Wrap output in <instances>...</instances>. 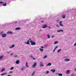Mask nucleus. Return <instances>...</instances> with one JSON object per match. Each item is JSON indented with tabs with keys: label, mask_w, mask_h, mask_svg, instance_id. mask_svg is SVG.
Masks as SVG:
<instances>
[{
	"label": "nucleus",
	"mask_w": 76,
	"mask_h": 76,
	"mask_svg": "<svg viewBox=\"0 0 76 76\" xmlns=\"http://www.w3.org/2000/svg\"><path fill=\"white\" fill-rule=\"evenodd\" d=\"M57 21V22H58V21Z\"/></svg>",
	"instance_id": "obj_55"
},
{
	"label": "nucleus",
	"mask_w": 76,
	"mask_h": 76,
	"mask_svg": "<svg viewBox=\"0 0 76 76\" xmlns=\"http://www.w3.org/2000/svg\"><path fill=\"white\" fill-rule=\"evenodd\" d=\"M51 65V64L50 63H49L48 64L46 65V66H50Z\"/></svg>",
	"instance_id": "obj_17"
},
{
	"label": "nucleus",
	"mask_w": 76,
	"mask_h": 76,
	"mask_svg": "<svg viewBox=\"0 0 76 76\" xmlns=\"http://www.w3.org/2000/svg\"><path fill=\"white\" fill-rule=\"evenodd\" d=\"M41 22V23H44V22L43 21H42Z\"/></svg>",
	"instance_id": "obj_50"
},
{
	"label": "nucleus",
	"mask_w": 76,
	"mask_h": 76,
	"mask_svg": "<svg viewBox=\"0 0 76 76\" xmlns=\"http://www.w3.org/2000/svg\"><path fill=\"white\" fill-rule=\"evenodd\" d=\"M54 36H52V38H54Z\"/></svg>",
	"instance_id": "obj_48"
},
{
	"label": "nucleus",
	"mask_w": 76,
	"mask_h": 76,
	"mask_svg": "<svg viewBox=\"0 0 76 76\" xmlns=\"http://www.w3.org/2000/svg\"><path fill=\"white\" fill-rule=\"evenodd\" d=\"M63 75V74H59L58 75V76H62Z\"/></svg>",
	"instance_id": "obj_26"
},
{
	"label": "nucleus",
	"mask_w": 76,
	"mask_h": 76,
	"mask_svg": "<svg viewBox=\"0 0 76 76\" xmlns=\"http://www.w3.org/2000/svg\"><path fill=\"white\" fill-rule=\"evenodd\" d=\"M41 48H44V47L42 46H41Z\"/></svg>",
	"instance_id": "obj_46"
},
{
	"label": "nucleus",
	"mask_w": 76,
	"mask_h": 76,
	"mask_svg": "<svg viewBox=\"0 0 76 76\" xmlns=\"http://www.w3.org/2000/svg\"><path fill=\"white\" fill-rule=\"evenodd\" d=\"M65 61H69L70 59L68 58H66L64 60Z\"/></svg>",
	"instance_id": "obj_7"
},
{
	"label": "nucleus",
	"mask_w": 76,
	"mask_h": 76,
	"mask_svg": "<svg viewBox=\"0 0 76 76\" xmlns=\"http://www.w3.org/2000/svg\"><path fill=\"white\" fill-rule=\"evenodd\" d=\"M39 66H41V67H43V66H44V64H40Z\"/></svg>",
	"instance_id": "obj_24"
},
{
	"label": "nucleus",
	"mask_w": 76,
	"mask_h": 76,
	"mask_svg": "<svg viewBox=\"0 0 76 76\" xmlns=\"http://www.w3.org/2000/svg\"><path fill=\"white\" fill-rule=\"evenodd\" d=\"M57 27L58 28H59V26L58 25V24H56V25Z\"/></svg>",
	"instance_id": "obj_32"
},
{
	"label": "nucleus",
	"mask_w": 76,
	"mask_h": 76,
	"mask_svg": "<svg viewBox=\"0 0 76 76\" xmlns=\"http://www.w3.org/2000/svg\"><path fill=\"white\" fill-rule=\"evenodd\" d=\"M7 34H10L11 35H12V34H13V33H12V31H8L7 32Z\"/></svg>",
	"instance_id": "obj_4"
},
{
	"label": "nucleus",
	"mask_w": 76,
	"mask_h": 76,
	"mask_svg": "<svg viewBox=\"0 0 76 76\" xmlns=\"http://www.w3.org/2000/svg\"><path fill=\"white\" fill-rule=\"evenodd\" d=\"M59 25H60V26H64V25H63L62 24V23H61V24H59Z\"/></svg>",
	"instance_id": "obj_27"
},
{
	"label": "nucleus",
	"mask_w": 76,
	"mask_h": 76,
	"mask_svg": "<svg viewBox=\"0 0 76 76\" xmlns=\"http://www.w3.org/2000/svg\"><path fill=\"white\" fill-rule=\"evenodd\" d=\"M63 31H64L63 30H58L57 31V32H63Z\"/></svg>",
	"instance_id": "obj_13"
},
{
	"label": "nucleus",
	"mask_w": 76,
	"mask_h": 76,
	"mask_svg": "<svg viewBox=\"0 0 76 76\" xmlns=\"http://www.w3.org/2000/svg\"><path fill=\"white\" fill-rule=\"evenodd\" d=\"M30 58H33V56H30Z\"/></svg>",
	"instance_id": "obj_39"
},
{
	"label": "nucleus",
	"mask_w": 76,
	"mask_h": 76,
	"mask_svg": "<svg viewBox=\"0 0 76 76\" xmlns=\"http://www.w3.org/2000/svg\"><path fill=\"white\" fill-rule=\"evenodd\" d=\"M51 72H52L53 73H54V72H55V70L54 69H51Z\"/></svg>",
	"instance_id": "obj_20"
},
{
	"label": "nucleus",
	"mask_w": 76,
	"mask_h": 76,
	"mask_svg": "<svg viewBox=\"0 0 76 76\" xmlns=\"http://www.w3.org/2000/svg\"><path fill=\"white\" fill-rule=\"evenodd\" d=\"M47 27H48L47 25L45 24L42 26V28L43 29H45V28H47Z\"/></svg>",
	"instance_id": "obj_2"
},
{
	"label": "nucleus",
	"mask_w": 76,
	"mask_h": 76,
	"mask_svg": "<svg viewBox=\"0 0 76 76\" xmlns=\"http://www.w3.org/2000/svg\"><path fill=\"white\" fill-rule=\"evenodd\" d=\"M9 73H13V71H10Z\"/></svg>",
	"instance_id": "obj_35"
},
{
	"label": "nucleus",
	"mask_w": 76,
	"mask_h": 76,
	"mask_svg": "<svg viewBox=\"0 0 76 76\" xmlns=\"http://www.w3.org/2000/svg\"><path fill=\"white\" fill-rule=\"evenodd\" d=\"M47 57V56L46 55L44 56V57H43V58H46Z\"/></svg>",
	"instance_id": "obj_34"
},
{
	"label": "nucleus",
	"mask_w": 76,
	"mask_h": 76,
	"mask_svg": "<svg viewBox=\"0 0 76 76\" xmlns=\"http://www.w3.org/2000/svg\"><path fill=\"white\" fill-rule=\"evenodd\" d=\"M39 50L41 51V52H42L44 51V49H41V48L39 49Z\"/></svg>",
	"instance_id": "obj_21"
},
{
	"label": "nucleus",
	"mask_w": 76,
	"mask_h": 76,
	"mask_svg": "<svg viewBox=\"0 0 76 76\" xmlns=\"http://www.w3.org/2000/svg\"><path fill=\"white\" fill-rule=\"evenodd\" d=\"M42 63H42L41 62H40V64H42Z\"/></svg>",
	"instance_id": "obj_53"
},
{
	"label": "nucleus",
	"mask_w": 76,
	"mask_h": 76,
	"mask_svg": "<svg viewBox=\"0 0 76 76\" xmlns=\"http://www.w3.org/2000/svg\"><path fill=\"white\" fill-rule=\"evenodd\" d=\"M5 70V69L4 68H2V70H1V72H4Z\"/></svg>",
	"instance_id": "obj_18"
},
{
	"label": "nucleus",
	"mask_w": 76,
	"mask_h": 76,
	"mask_svg": "<svg viewBox=\"0 0 76 76\" xmlns=\"http://www.w3.org/2000/svg\"><path fill=\"white\" fill-rule=\"evenodd\" d=\"M26 67H29V66L28 65V62H26Z\"/></svg>",
	"instance_id": "obj_15"
},
{
	"label": "nucleus",
	"mask_w": 76,
	"mask_h": 76,
	"mask_svg": "<svg viewBox=\"0 0 76 76\" xmlns=\"http://www.w3.org/2000/svg\"><path fill=\"white\" fill-rule=\"evenodd\" d=\"M35 74V71H34L32 74L31 75L32 76H34V75Z\"/></svg>",
	"instance_id": "obj_30"
},
{
	"label": "nucleus",
	"mask_w": 76,
	"mask_h": 76,
	"mask_svg": "<svg viewBox=\"0 0 76 76\" xmlns=\"http://www.w3.org/2000/svg\"><path fill=\"white\" fill-rule=\"evenodd\" d=\"M61 51V49H59L58 50L57 53H59V52Z\"/></svg>",
	"instance_id": "obj_29"
},
{
	"label": "nucleus",
	"mask_w": 76,
	"mask_h": 76,
	"mask_svg": "<svg viewBox=\"0 0 76 76\" xmlns=\"http://www.w3.org/2000/svg\"><path fill=\"white\" fill-rule=\"evenodd\" d=\"M39 31L40 32H41V29L39 30Z\"/></svg>",
	"instance_id": "obj_51"
},
{
	"label": "nucleus",
	"mask_w": 76,
	"mask_h": 76,
	"mask_svg": "<svg viewBox=\"0 0 76 76\" xmlns=\"http://www.w3.org/2000/svg\"><path fill=\"white\" fill-rule=\"evenodd\" d=\"M75 71H76V68H75Z\"/></svg>",
	"instance_id": "obj_54"
},
{
	"label": "nucleus",
	"mask_w": 76,
	"mask_h": 76,
	"mask_svg": "<svg viewBox=\"0 0 76 76\" xmlns=\"http://www.w3.org/2000/svg\"><path fill=\"white\" fill-rule=\"evenodd\" d=\"M21 28L20 27H17L15 28V30H20Z\"/></svg>",
	"instance_id": "obj_12"
},
{
	"label": "nucleus",
	"mask_w": 76,
	"mask_h": 76,
	"mask_svg": "<svg viewBox=\"0 0 76 76\" xmlns=\"http://www.w3.org/2000/svg\"><path fill=\"white\" fill-rule=\"evenodd\" d=\"M62 17L63 19H65V18H66V15H62Z\"/></svg>",
	"instance_id": "obj_9"
},
{
	"label": "nucleus",
	"mask_w": 76,
	"mask_h": 76,
	"mask_svg": "<svg viewBox=\"0 0 76 76\" xmlns=\"http://www.w3.org/2000/svg\"><path fill=\"white\" fill-rule=\"evenodd\" d=\"M3 58V55L0 56V60H2Z\"/></svg>",
	"instance_id": "obj_8"
},
{
	"label": "nucleus",
	"mask_w": 76,
	"mask_h": 76,
	"mask_svg": "<svg viewBox=\"0 0 76 76\" xmlns=\"http://www.w3.org/2000/svg\"><path fill=\"white\" fill-rule=\"evenodd\" d=\"M74 76V75L73 74H72L71 75V76Z\"/></svg>",
	"instance_id": "obj_52"
},
{
	"label": "nucleus",
	"mask_w": 76,
	"mask_h": 76,
	"mask_svg": "<svg viewBox=\"0 0 76 76\" xmlns=\"http://www.w3.org/2000/svg\"><path fill=\"white\" fill-rule=\"evenodd\" d=\"M16 64H19V61L17 60V61L15 62Z\"/></svg>",
	"instance_id": "obj_19"
},
{
	"label": "nucleus",
	"mask_w": 76,
	"mask_h": 76,
	"mask_svg": "<svg viewBox=\"0 0 76 76\" xmlns=\"http://www.w3.org/2000/svg\"><path fill=\"white\" fill-rule=\"evenodd\" d=\"M74 46H76V42L74 44Z\"/></svg>",
	"instance_id": "obj_40"
},
{
	"label": "nucleus",
	"mask_w": 76,
	"mask_h": 76,
	"mask_svg": "<svg viewBox=\"0 0 76 76\" xmlns=\"http://www.w3.org/2000/svg\"><path fill=\"white\" fill-rule=\"evenodd\" d=\"M30 42L31 43V45H36V43L35 42H34L32 41H30Z\"/></svg>",
	"instance_id": "obj_1"
},
{
	"label": "nucleus",
	"mask_w": 76,
	"mask_h": 76,
	"mask_svg": "<svg viewBox=\"0 0 76 76\" xmlns=\"http://www.w3.org/2000/svg\"><path fill=\"white\" fill-rule=\"evenodd\" d=\"M7 75V73H3L2 74H1V76H3L4 75Z\"/></svg>",
	"instance_id": "obj_14"
},
{
	"label": "nucleus",
	"mask_w": 76,
	"mask_h": 76,
	"mask_svg": "<svg viewBox=\"0 0 76 76\" xmlns=\"http://www.w3.org/2000/svg\"><path fill=\"white\" fill-rule=\"evenodd\" d=\"M30 41H29V40H28L27 42H25V44H28V45H30V43H29V42H30Z\"/></svg>",
	"instance_id": "obj_6"
},
{
	"label": "nucleus",
	"mask_w": 76,
	"mask_h": 76,
	"mask_svg": "<svg viewBox=\"0 0 76 76\" xmlns=\"http://www.w3.org/2000/svg\"><path fill=\"white\" fill-rule=\"evenodd\" d=\"M14 69V67H12L10 68V70H13V69Z\"/></svg>",
	"instance_id": "obj_28"
},
{
	"label": "nucleus",
	"mask_w": 76,
	"mask_h": 76,
	"mask_svg": "<svg viewBox=\"0 0 76 76\" xmlns=\"http://www.w3.org/2000/svg\"><path fill=\"white\" fill-rule=\"evenodd\" d=\"M33 60H35V58H33Z\"/></svg>",
	"instance_id": "obj_44"
},
{
	"label": "nucleus",
	"mask_w": 76,
	"mask_h": 76,
	"mask_svg": "<svg viewBox=\"0 0 76 76\" xmlns=\"http://www.w3.org/2000/svg\"><path fill=\"white\" fill-rule=\"evenodd\" d=\"M47 37H48V38H50V35H49V34H48L47 35Z\"/></svg>",
	"instance_id": "obj_25"
},
{
	"label": "nucleus",
	"mask_w": 76,
	"mask_h": 76,
	"mask_svg": "<svg viewBox=\"0 0 76 76\" xmlns=\"http://www.w3.org/2000/svg\"><path fill=\"white\" fill-rule=\"evenodd\" d=\"M3 32H1V33H0V35H1V36H2V35H3Z\"/></svg>",
	"instance_id": "obj_31"
},
{
	"label": "nucleus",
	"mask_w": 76,
	"mask_h": 76,
	"mask_svg": "<svg viewBox=\"0 0 76 76\" xmlns=\"http://www.w3.org/2000/svg\"><path fill=\"white\" fill-rule=\"evenodd\" d=\"M58 47V46H56L55 48V49L56 50V48H57Z\"/></svg>",
	"instance_id": "obj_42"
},
{
	"label": "nucleus",
	"mask_w": 76,
	"mask_h": 76,
	"mask_svg": "<svg viewBox=\"0 0 76 76\" xmlns=\"http://www.w3.org/2000/svg\"><path fill=\"white\" fill-rule=\"evenodd\" d=\"M62 23V21H61L59 22V24H61Z\"/></svg>",
	"instance_id": "obj_36"
},
{
	"label": "nucleus",
	"mask_w": 76,
	"mask_h": 76,
	"mask_svg": "<svg viewBox=\"0 0 76 76\" xmlns=\"http://www.w3.org/2000/svg\"><path fill=\"white\" fill-rule=\"evenodd\" d=\"M4 2H0V4H1L3 3Z\"/></svg>",
	"instance_id": "obj_43"
},
{
	"label": "nucleus",
	"mask_w": 76,
	"mask_h": 76,
	"mask_svg": "<svg viewBox=\"0 0 76 76\" xmlns=\"http://www.w3.org/2000/svg\"><path fill=\"white\" fill-rule=\"evenodd\" d=\"M7 36V34H3L2 35L1 37H2V38H5V37H6V36Z\"/></svg>",
	"instance_id": "obj_3"
},
{
	"label": "nucleus",
	"mask_w": 76,
	"mask_h": 76,
	"mask_svg": "<svg viewBox=\"0 0 76 76\" xmlns=\"http://www.w3.org/2000/svg\"><path fill=\"white\" fill-rule=\"evenodd\" d=\"M18 57V56L17 55H14V57Z\"/></svg>",
	"instance_id": "obj_38"
},
{
	"label": "nucleus",
	"mask_w": 76,
	"mask_h": 76,
	"mask_svg": "<svg viewBox=\"0 0 76 76\" xmlns=\"http://www.w3.org/2000/svg\"><path fill=\"white\" fill-rule=\"evenodd\" d=\"M36 65H37V63H34V64L32 66V67H33V68L35 67V66H36Z\"/></svg>",
	"instance_id": "obj_11"
},
{
	"label": "nucleus",
	"mask_w": 76,
	"mask_h": 76,
	"mask_svg": "<svg viewBox=\"0 0 76 76\" xmlns=\"http://www.w3.org/2000/svg\"><path fill=\"white\" fill-rule=\"evenodd\" d=\"M25 67H22L21 69V70H22V71H23L24 70H25Z\"/></svg>",
	"instance_id": "obj_10"
},
{
	"label": "nucleus",
	"mask_w": 76,
	"mask_h": 76,
	"mask_svg": "<svg viewBox=\"0 0 76 76\" xmlns=\"http://www.w3.org/2000/svg\"><path fill=\"white\" fill-rule=\"evenodd\" d=\"M46 73V74H48V73H49V71H47Z\"/></svg>",
	"instance_id": "obj_37"
},
{
	"label": "nucleus",
	"mask_w": 76,
	"mask_h": 76,
	"mask_svg": "<svg viewBox=\"0 0 76 76\" xmlns=\"http://www.w3.org/2000/svg\"><path fill=\"white\" fill-rule=\"evenodd\" d=\"M48 28H51V26H49L48 27Z\"/></svg>",
	"instance_id": "obj_49"
},
{
	"label": "nucleus",
	"mask_w": 76,
	"mask_h": 76,
	"mask_svg": "<svg viewBox=\"0 0 76 76\" xmlns=\"http://www.w3.org/2000/svg\"><path fill=\"white\" fill-rule=\"evenodd\" d=\"M15 45H13L12 46H11V47H10V48H13V47H14Z\"/></svg>",
	"instance_id": "obj_16"
},
{
	"label": "nucleus",
	"mask_w": 76,
	"mask_h": 76,
	"mask_svg": "<svg viewBox=\"0 0 76 76\" xmlns=\"http://www.w3.org/2000/svg\"><path fill=\"white\" fill-rule=\"evenodd\" d=\"M28 41H32V40L31 39H29Z\"/></svg>",
	"instance_id": "obj_33"
},
{
	"label": "nucleus",
	"mask_w": 76,
	"mask_h": 76,
	"mask_svg": "<svg viewBox=\"0 0 76 76\" xmlns=\"http://www.w3.org/2000/svg\"><path fill=\"white\" fill-rule=\"evenodd\" d=\"M2 5L3 6H6V4H2Z\"/></svg>",
	"instance_id": "obj_22"
},
{
	"label": "nucleus",
	"mask_w": 76,
	"mask_h": 76,
	"mask_svg": "<svg viewBox=\"0 0 76 76\" xmlns=\"http://www.w3.org/2000/svg\"><path fill=\"white\" fill-rule=\"evenodd\" d=\"M58 42H57V41H56V42H54V44H58Z\"/></svg>",
	"instance_id": "obj_23"
},
{
	"label": "nucleus",
	"mask_w": 76,
	"mask_h": 76,
	"mask_svg": "<svg viewBox=\"0 0 76 76\" xmlns=\"http://www.w3.org/2000/svg\"><path fill=\"white\" fill-rule=\"evenodd\" d=\"M55 50H56V49H54V50H53V52H55Z\"/></svg>",
	"instance_id": "obj_45"
},
{
	"label": "nucleus",
	"mask_w": 76,
	"mask_h": 76,
	"mask_svg": "<svg viewBox=\"0 0 76 76\" xmlns=\"http://www.w3.org/2000/svg\"><path fill=\"white\" fill-rule=\"evenodd\" d=\"M66 74H67V75H69V74H70V72L69 70H67L66 71Z\"/></svg>",
	"instance_id": "obj_5"
},
{
	"label": "nucleus",
	"mask_w": 76,
	"mask_h": 76,
	"mask_svg": "<svg viewBox=\"0 0 76 76\" xmlns=\"http://www.w3.org/2000/svg\"><path fill=\"white\" fill-rule=\"evenodd\" d=\"M48 45H45V47H47Z\"/></svg>",
	"instance_id": "obj_41"
},
{
	"label": "nucleus",
	"mask_w": 76,
	"mask_h": 76,
	"mask_svg": "<svg viewBox=\"0 0 76 76\" xmlns=\"http://www.w3.org/2000/svg\"><path fill=\"white\" fill-rule=\"evenodd\" d=\"M10 55L11 56H12V55H13V53H12V54H10Z\"/></svg>",
	"instance_id": "obj_47"
}]
</instances>
